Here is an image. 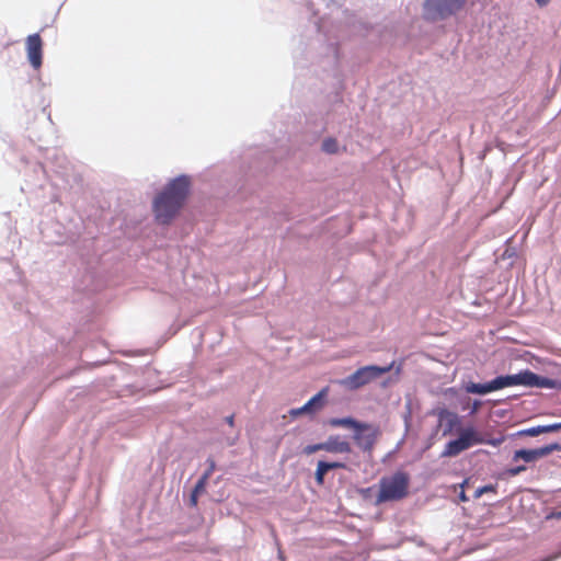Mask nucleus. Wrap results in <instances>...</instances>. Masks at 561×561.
I'll return each mask as SVG.
<instances>
[{
    "instance_id": "a211bd4d",
    "label": "nucleus",
    "mask_w": 561,
    "mask_h": 561,
    "mask_svg": "<svg viewBox=\"0 0 561 561\" xmlns=\"http://www.w3.org/2000/svg\"><path fill=\"white\" fill-rule=\"evenodd\" d=\"M208 478H209V473H204V476L196 483L193 492L199 494L205 489V484H206V481Z\"/></svg>"
},
{
    "instance_id": "b1692460",
    "label": "nucleus",
    "mask_w": 561,
    "mask_h": 561,
    "mask_svg": "<svg viewBox=\"0 0 561 561\" xmlns=\"http://www.w3.org/2000/svg\"><path fill=\"white\" fill-rule=\"evenodd\" d=\"M324 466H325L327 470H332V469H336V468H344V463H342V462H327V461H324Z\"/></svg>"
},
{
    "instance_id": "20e7f679",
    "label": "nucleus",
    "mask_w": 561,
    "mask_h": 561,
    "mask_svg": "<svg viewBox=\"0 0 561 561\" xmlns=\"http://www.w3.org/2000/svg\"><path fill=\"white\" fill-rule=\"evenodd\" d=\"M465 2L466 0H425L424 16L431 21L444 20L458 12Z\"/></svg>"
},
{
    "instance_id": "2eb2a0df",
    "label": "nucleus",
    "mask_w": 561,
    "mask_h": 561,
    "mask_svg": "<svg viewBox=\"0 0 561 561\" xmlns=\"http://www.w3.org/2000/svg\"><path fill=\"white\" fill-rule=\"evenodd\" d=\"M329 470H327L325 466H324V461H319L318 465H317V470H316V481L319 485H322L323 482H324V476L325 473L328 472Z\"/></svg>"
},
{
    "instance_id": "7c9ffc66",
    "label": "nucleus",
    "mask_w": 561,
    "mask_h": 561,
    "mask_svg": "<svg viewBox=\"0 0 561 561\" xmlns=\"http://www.w3.org/2000/svg\"><path fill=\"white\" fill-rule=\"evenodd\" d=\"M557 426H558V431L561 430V422L557 423Z\"/></svg>"
},
{
    "instance_id": "f257e3e1",
    "label": "nucleus",
    "mask_w": 561,
    "mask_h": 561,
    "mask_svg": "<svg viewBox=\"0 0 561 561\" xmlns=\"http://www.w3.org/2000/svg\"><path fill=\"white\" fill-rule=\"evenodd\" d=\"M191 186L187 175H180L168 183L153 201V211L158 222L169 224L184 204Z\"/></svg>"
},
{
    "instance_id": "c85d7f7f",
    "label": "nucleus",
    "mask_w": 561,
    "mask_h": 561,
    "mask_svg": "<svg viewBox=\"0 0 561 561\" xmlns=\"http://www.w3.org/2000/svg\"><path fill=\"white\" fill-rule=\"evenodd\" d=\"M226 421H227V423H228L230 426H233V416H232V415L227 416V417H226Z\"/></svg>"
},
{
    "instance_id": "423d86ee",
    "label": "nucleus",
    "mask_w": 561,
    "mask_h": 561,
    "mask_svg": "<svg viewBox=\"0 0 561 561\" xmlns=\"http://www.w3.org/2000/svg\"><path fill=\"white\" fill-rule=\"evenodd\" d=\"M511 380L512 386H525L531 388L556 389L560 385L558 380L539 376L528 369L511 375Z\"/></svg>"
},
{
    "instance_id": "5701e85b",
    "label": "nucleus",
    "mask_w": 561,
    "mask_h": 561,
    "mask_svg": "<svg viewBox=\"0 0 561 561\" xmlns=\"http://www.w3.org/2000/svg\"><path fill=\"white\" fill-rule=\"evenodd\" d=\"M542 433H552L558 431L557 423L550 424V425H541Z\"/></svg>"
},
{
    "instance_id": "cd10ccee",
    "label": "nucleus",
    "mask_w": 561,
    "mask_h": 561,
    "mask_svg": "<svg viewBox=\"0 0 561 561\" xmlns=\"http://www.w3.org/2000/svg\"><path fill=\"white\" fill-rule=\"evenodd\" d=\"M214 468H215V463H214V461H210L209 469L205 473H209V476H210Z\"/></svg>"
},
{
    "instance_id": "4be33fe9",
    "label": "nucleus",
    "mask_w": 561,
    "mask_h": 561,
    "mask_svg": "<svg viewBox=\"0 0 561 561\" xmlns=\"http://www.w3.org/2000/svg\"><path fill=\"white\" fill-rule=\"evenodd\" d=\"M561 557V546H560V549L559 551L546 557V558H542L541 560L539 561H554L557 559H559Z\"/></svg>"
},
{
    "instance_id": "6ab92c4d",
    "label": "nucleus",
    "mask_w": 561,
    "mask_h": 561,
    "mask_svg": "<svg viewBox=\"0 0 561 561\" xmlns=\"http://www.w3.org/2000/svg\"><path fill=\"white\" fill-rule=\"evenodd\" d=\"M520 434L527 435V436H538L543 433H542L541 426H534V427H529L527 430L522 431Z\"/></svg>"
},
{
    "instance_id": "9d476101",
    "label": "nucleus",
    "mask_w": 561,
    "mask_h": 561,
    "mask_svg": "<svg viewBox=\"0 0 561 561\" xmlns=\"http://www.w3.org/2000/svg\"><path fill=\"white\" fill-rule=\"evenodd\" d=\"M327 389L321 390L316 396H313L307 403L297 409L290 410V415L297 417L302 414H314L320 411L324 404V398L327 396Z\"/></svg>"
},
{
    "instance_id": "6e6552de",
    "label": "nucleus",
    "mask_w": 561,
    "mask_h": 561,
    "mask_svg": "<svg viewBox=\"0 0 561 561\" xmlns=\"http://www.w3.org/2000/svg\"><path fill=\"white\" fill-rule=\"evenodd\" d=\"M561 450V445L552 443L535 449H518L514 453L513 460H524L525 462H535L553 451Z\"/></svg>"
},
{
    "instance_id": "2f4dec72",
    "label": "nucleus",
    "mask_w": 561,
    "mask_h": 561,
    "mask_svg": "<svg viewBox=\"0 0 561 561\" xmlns=\"http://www.w3.org/2000/svg\"><path fill=\"white\" fill-rule=\"evenodd\" d=\"M557 516H558L559 518H561V512H559Z\"/></svg>"
},
{
    "instance_id": "f03ea898",
    "label": "nucleus",
    "mask_w": 561,
    "mask_h": 561,
    "mask_svg": "<svg viewBox=\"0 0 561 561\" xmlns=\"http://www.w3.org/2000/svg\"><path fill=\"white\" fill-rule=\"evenodd\" d=\"M410 477L404 471H396L391 476L382 477L379 481L377 503L400 501L409 493Z\"/></svg>"
},
{
    "instance_id": "dca6fc26",
    "label": "nucleus",
    "mask_w": 561,
    "mask_h": 561,
    "mask_svg": "<svg viewBox=\"0 0 561 561\" xmlns=\"http://www.w3.org/2000/svg\"><path fill=\"white\" fill-rule=\"evenodd\" d=\"M322 149L328 153H335L339 149L337 141L335 139H325L322 144Z\"/></svg>"
},
{
    "instance_id": "393cba45",
    "label": "nucleus",
    "mask_w": 561,
    "mask_h": 561,
    "mask_svg": "<svg viewBox=\"0 0 561 561\" xmlns=\"http://www.w3.org/2000/svg\"><path fill=\"white\" fill-rule=\"evenodd\" d=\"M467 483H468V481H467V480H465V481L460 484L461 492H460V494H459V499H460V501H462V502L468 501V497H467V495H466V493H465V491H463V488H465V485H466Z\"/></svg>"
},
{
    "instance_id": "1a4fd4ad",
    "label": "nucleus",
    "mask_w": 561,
    "mask_h": 561,
    "mask_svg": "<svg viewBox=\"0 0 561 561\" xmlns=\"http://www.w3.org/2000/svg\"><path fill=\"white\" fill-rule=\"evenodd\" d=\"M378 435L379 431L377 427L367 423H362V427L355 430L353 438L356 445L366 451L374 447Z\"/></svg>"
},
{
    "instance_id": "412c9836",
    "label": "nucleus",
    "mask_w": 561,
    "mask_h": 561,
    "mask_svg": "<svg viewBox=\"0 0 561 561\" xmlns=\"http://www.w3.org/2000/svg\"><path fill=\"white\" fill-rule=\"evenodd\" d=\"M526 470V467L525 466H518V467H514V468H510L507 470V473L511 476V477H515V476H518L519 473H522L523 471Z\"/></svg>"
},
{
    "instance_id": "c756f323",
    "label": "nucleus",
    "mask_w": 561,
    "mask_h": 561,
    "mask_svg": "<svg viewBox=\"0 0 561 561\" xmlns=\"http://www.w3.org/2000/svg\"><path fill=\"white\" fill-rule=\"evenodd\" d=\"M538 2V4L540 5H545L549 2V0H536Z\"/></svg>"
},
{
    "instance_id": "aec40b11",
    "label": "nucleus",
    "mask_w": 561,
    "mask_h": 561,
    "mask_svg": "<svg viewBox=\"0 0 561 561\" xmlns=\"http://www.w3.org/2000/svg\"><path fill=\"white\" fill-rule=\"evenodd\" d=\"M491 491H494V486L493 485H484V486L479 488V489L476 490L474 497L479 499V497L482 496L483 493L491 492Z\"/></svg>"
},
{
    "instance_id": "9b49d317",
    "label": "nucleus",
    "mask_w": 561,
    "mask_h": 561,
    "mask_svg": "<svg viewBox=\"0 0 561 561\" xmlns=\"http://www.w3.org/2000/svg\"><path fill=\"white\" fill-rule=\"evenodd\" d=\"M27 58L33 68L38 69L42 65V39L38 34L30 35L26 39Z\"/></svg>"
},
{
    "instance_id": "ddd939ff",
    "label": "nucleus",
    "mask_w": 561,
    "mask_h": 561,
    "mask_svg": "<svg viewBox=\"0 0 561 561\" xmlns=\"http://www.w3.org/2000/svg\"><path fill=\"white\" fill-rule=\"evenodd\" d=\"M458 422V416L448 410H440L438 412V425L444 427L443 435L446 436L454 430Z\"/></svg>"
},
{
    "instance_id": "a878e982",
    "label": "nucleus",
    "mask_w": 561,
    "mask_h": 561,
    "mask_svg": "<svg viewBox=\"0 0 561 561\" xmlns=\"http://www.w3.org/2000/svg\"><path fill=\"white\" fill-rule=\"evenodd\" d=\"M197 496H198V493L192 492V495H191V503H192L193 505H196V503H197Z\"/></svg>"
},
{
    "instance_id": "f8f14e48",
    "label": "nucleus",
    "mask_w": 561,
    "mask_h": 561,
    "mask_svg": "<svg viewBox=\"0 0 561 561\" xmlns=\"http://www.w3.org/2000/svg\"><path fill=\"white\" fill-rule=\"evenodd\" d=\"M325 451L332 454H350L352 451L351 444L342 439L339 435H331L324 442Z\"/></svg>"
},
{
    "instance_id": "0eeeda50",
    "label": "nucleus",
    "mask_w": 561,
    "mask_h": 561,
    "mask_svg": "<svg viewBox=\"0 0 561 561\" xmlns=\"http://www.w3.org/2000/svg\"><path fill=\"white\" fill-rule=\"evenodd\" d=\"M506 387H512L511 375L499 376L485 383L468 382L465 389L468 393L486 394Z\"/></svg>"
},
{
    "instance_id": "7ed1b4c3",
    "label": "nucleus",
    "mask_w": 561,
    "mask_h": 561,
    "mask_svg": "<svg viewBox=\"0 0 561 561\" xmlns=\"http://www.w3.org/2000/svg\"><path fill=\"white\" fill-rule=\"evenodd\" d=\"M393 364L381 367L377 365H368L358 368L355 373L347 376L346 378L340 381V385L350 389L356 390L359 389L371 381L380 378L382 375L389 373L392 369Z\"/></svg>"
},
{
    "instance_id": "4468645a",
    "label": "nucleus",
    "mask_w": 561,
    "mask_h": 561,
    "mask_svg": "<svg viewBox=\"0 0 561 561\" xmlns=\"http://www.w3.org/2000/svg\"><path fill=\"white\" fill-rule=\"evenodd\" d=\"M328 423L332 427L352 428L354 431L362 427V423L353 417H334L330 419Z\"/></svg>"
},
{
    "instance_id": "39448f33",
    "label": "nucleus",
    "mask_w": 561,
    "mask_h": 561,
    "mask_svg": "<svg viewBox=\"0 0 561 561\" xmlns=\"http://www.w3.org/2000/svg\"><path fill=\"white\" fill-rule=\"evenodd\" d=\"M483 439L479 432L472 427L462 428L457 439L450 440L446 444L445 449L442 453V457H455L460 453L469 449L473 445L482 444Z\"/></svg>"
},
{
    "instance_id": "bb28decb",
    "label": "nucleus",
    "mask_w": 561,
    "mask_h": 561,
    "mask_svg": "<svg viewBox=\"0 0 561 561\" xmlns=\"http://www.w3.org/2000/svg\"><path fill=\"white\" fill-rule=\"evenodd\" d=\"M480 402L479 401H474L473 405H472V410H471V413H476L478 411V409L480 408Z\"/></svg>"
},
{
    "instance_id": "f3484780",
    "label": "nucleus",
    "mask_w": 561,
    "mask_h": 561,
    "mask_svg": "<svg viewBox=\"0 0 561 561\" xmlns=\"http://www.w3.org/2000/svg\"><path fill=\"white\" fill-rule=\"evenodd\" d=\"M319 450H325V447H324V442L323 443H319V444H313V445H308L304 448L302 453L307 456L309 455H312Z\"/></svg>"
}]
</instances>
